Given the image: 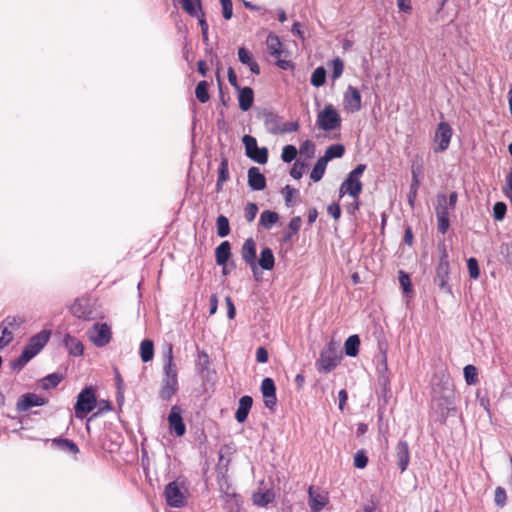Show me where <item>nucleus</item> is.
<instances>
[{
    "label": "nucleus",
    "mask_w": 512,
    "mask_h": 512,
    "mask_svg": "<svg viewBox=\"0 0 512 512\" xmlns=\"http://www.w3.org/2000/svg\"><path fill=\"white\" fill-rule=\"evenodd\" d=\"M163 377L159 389V398L162 401H170L177 393L178 385V369L174 362L173 346L169 344L163 354Z\"/></svg>",
    "instance_id": "f257e3e1"
},
{
    "label": "nucleus",
    "mask_w": 512,
    "mask_h": 512,
    "mask_svg": "<svg viewBox=\"0 0 512 512\" xmlns=\"http://www.w3.org/2000/svg\"><path fill=\"white\" fill-rule=\"evenodd\" d=\"M366 169V165L359 164L352 171L349 172L347 178L343 181L340 186L339 194L340 197L349 195L352 198H358L362 191L361 177Z\"/></svg>",
    "instance_id": "f03ea898"
},
{
    "label": "nucleus",
    "mask_w": 512,
    "mask_h": 512,
    "mask_svg": "<svg viewBox=\"0 0 512 512\" xmlns=\"http://www.w3.org/2000/svg\"><path fill=\"white\" fill-rule=\"evenodd\" d=\"M187 487L182 480L168 483L164 490V497L170 507L182 508L187 502Z\"/></svg>",
    "instance_id": "7ed1b4c3"
},
{
    "label": "nucleus",
    "mask_w": 512,
    "mask_h": 512,
    "mask_svg": "<svg viewBox=\"0 0 512 512\" xmlns=\"http://www.w3.org/2000/svg\"><path fill=\"white\" fill-rule=\"evenodd\" d=\"M439 250V262L436 266V275L434 282L436 285L439 286V288L445 292H451V288L448 284L449 280V273H450V267H449V261H448V253L446 246L440 245L438 247Z\"/></svg>",
    "instance_id": "20e7f679"
},
{
    "label": "nucleus",
    "mask_w": 512,
    "mask_h": 512,
    "mask_svg": "<svg viewBox=\"0 0 512 512\" xmlns=\"http://www.w3.org/2000/svg\"><path fill=\"white\" fill-rule=\"evenodd\" d=\"M340 360L341 355L339 354L336 344L330 341L320 353V357L316 363L317 370L319 372L328 373L339 364Z\"/></svg>",
    "instance_id": "39448f33"
},
{
    "label": "nucleus",
    "mask_w": 512,
    "mask_h": 512,
    "mask_svg": "<svg viewBox=\"0 0 512 512\" xmlns=\"http://www.w3.org/2000/svg\"><path fill=\"white\" fill-rule=\"evenodd\" d=\"M96 406V396L92 387L84 388L77 397L75 404V416L79 419H83L89 412H91Z\"/></svg>",
    "instance_id": "423d86ee"
},
{
    "label": "nucleus",
    "mask_w": 512,
    "mask_h": 512,
    "mask_svg": "<svg viewBox=\"0 0 512 512\" xmlns=\"http://www.w3.org/2000/svg\"><path fill=\"white\" fill-rule=\"evenodd\" d=\"M316 123L321 130L331 131L340 127L341 117L332 104H327L318 113Z\"/></svg>",
    "instance_id": "0eeeda50"
},
{
    "label": "nucleus",
    "mask_w": 512,
    "mask_h": 512,
    "mask_svg": "<svg viewBox=\"0 0 512 512\" xmlns=\"http://www.w3.org/2000/svg\"><path fill=\"white\" fill-rule=\"evenodd\" d=\"M453 130L448 122L442 121L437 125L434 134L435 146L433 151L435 153L443 152L449 148Z\"/></svg>",
    "instance_id": "6e6552de"
},
{
    "label": "nucleus",
    "mask_w": 512,
    "mask_h": 512,
    "mask_svg": "<svg viewBox=\"0 0 512 512\" xmlns=\"http://www.w3.org/2000/svg\"><path fill=\"white\" fill-rule=\"evenodd\" d=\"M242 142L245 146L246 155L253 161L259 164H265L268 161V150L267 148H259L257 140L251 135H244Z\"/></svg>",
    "instance_id": "1a4fd4ad"
},
{
    "label": "nucleus",
    "mask_w": 512,
    "mask_h": 512,
    "mask_svg": "<svg viewBox=\"0 0 512 512\" xmlns=\"http://www.w3.org/2000/svg\"><path fill=\"white\" fill-rule=\"evenodd\" d=\"M88 338L96 347L106 346L111 338L112 332L108 324L95 323L87 332Z\"/></svg>",
    "instance_id": "9d476101"
},
{
    "label": "nucleus",
    "mask_w": 512,
    "mask_h": 512,
    "mask_svg": "<svg viewBox=\"0 0 512 512\" xmlns=\"http://www.w3.org/2000/svg\"><path fill=\"white\" fill-rule=\"evenodd\" d=\"M261 393L266 408L274 410L277 404L276 386L271 378H264L261 383Z\"/></svg>",
    "instance_id": "9b49d317"
},
{
    "label": "nucleus",
    "mask_w": 512,
    "mask_h": 512,
    "mask_svg": "<svg viewBox=\"0 0 512 512\" xmlns=\"http://www.w3.org/2000/svg\"><path fill=\"white\" fill-rule=\"evenodd\" d=\"M50 338V331L43 330L29 339L23 351H27L34 358L47 344Z\"/></svg>",
    "instance_id": "f8f14e48"
},
{
    "label": "nucleus",
    "mask_w": 512,
    "mask_h": 512,
    "mask_svg": "<svg viewBox=\"0 0 512 512\" xmlns=\"http://www.w3.org/2000/svg\"><path fill=\"white\" fill-rule=\"evenodd\" d=\"M241 256L247 265L250 266L254 275L257 273L256 243L253 238H248L242 245Z\"/></svg>",
    "instance_id": "ddd939ff"
},
{
    "label": "nucleus",
    "mask_w": 512,
    "mask_h": 512,
    "mask_svg": "<svg viewBox=\"0 0 512 512\" xmlns=\"http://www.w3.org/2000/svg\"><path fill=\"white\" fill-rule=\"evenodd\" d=\"M343 103L346 110L351 113L361 109V94L357 88L348 86L343 96Z\"/></svg>",
    "instance_id": "4468645a"
},
{
    "label": "nucleus",
    "mask_w": 512,
    "mask_h": 512,
    "mask_svg": "<svg viewBox=\"0 0 512 512\" xmlns=\"http://www.w3.org/2000/svg\"><path fill=\"white\" fill-rule=\"evenodd\" d=\"M169 428L177 436H183L186 432L185 424L182 420L181 409L178 406H173L168 416Z\"/></svg>",
    "instance_id": "2eb2a0df"
},
{
    "label": "nucleus",
    "mask_w": 512,
    "mask_h": 512,
    "mask_svg": "<svg viewBox=\"0 0 512 512\" xmlns=\"http://www.w3.org/2000/svg\"><path fill=\"white\" fill-rule=\"evenodd\" d=\"M46 403V400L35 393H27L20 397L17 402L18 411H27L32 407L42 406Z\"/></svg>",
    "instance_id": "dca6fc26"
},
{
    "label": "nucleus",
    "mask_w": 512,
    "mask_h": 512,
    "mask_svg": "<svg viewBox=\"0 0 512 512\" xmlns=\"http://www.w3.org/2000/svg\"><path fill=\"white\" fill-rule=\"evenodd\" d=\"M397 465L401 472H404L410 462V453L408 443L404 440H400L395 448Z\"/></svg>",
    "instance_id": "f3484780"
},
{
    "label": "nucleus",
    "mask_w": 512,
    "mask_h": 512,
    "mask_svg": "<svg viewBox=\"0 0 512 512\" xmlns=\"http://www.w3.org/2000/svg\"><path fill=\"white\" fill-rule=\"evenodd\" d=\"M308 494L309 506L313 512H320L328 503L327 495L315 490L314 487L309 488Z\"/></svg>",
    "instance_id": "a211bd4d"
},
{
    "label": "nucleus",
    "mask_w": 512,
    "mask_h": 512,
    "mask_svg": "<svg viewBox=\"0 0 512 512\" xmlns=\"http://www.w3.org/2000/svg\"><path fill=\"white\" fill-rule=\"evenodd\" d=\"M248 185L254 191H261L266 187V178L258 167H251L248 170Z\"/></svg>",
    "instance_id": "6ab92c4d"
},
{
    "label": "nucleus",
    "mask_w": 512,
    "mask_h": 512,
    "mask_svg": "<svg viewBox=\"0 0 512 512\" xmlns=\"http://www.w3.org/2000/svg\"><path fill=\"white\" fill-rule=\"evenodd\" d=\"M70 312L73 316L89 320L91 318L92 311L90 310L87 301L82 299H76L69 307Z\"/></svg>",
    "instance_id": "aec40b11"
},
{
    "label": "nucleus",
    "mask_w": 512,
    "mask_h": 512,
    "mask_svg": "<svg viewBox=\"0 0 512 512\" xmlns=\"http://www.w3.org/2000/svg\"><path fill=\"white\" fill-rule=\"evenodd\" d=\"M260 118L263 120L266 130L271 134H278L281 131L279 117L270 111H264Z\"/></svg>",
    "instance_id": "412c9836"
},
{
    "label": "nucleus",
    "mask_w": 512,
    "mask_h": 512,
    "mask_svg": "<svg viewBox=\"0 0 512 512\" xmlns=\"http://www.w3.org/2000/svg\"><path fill=\"white\" fill-rule=\"evenodd\" d=\"M238 91L239 108L242 111H248L254 101V92L250 87H240Z\"/></svg>",
    "instance_id": "4be33fe9"
},
{
    "label": "nucleus",
    "mask_w": 512,
    "mask_h": 512,
    "mask_svg": "<svg viewBox=\"0 0 512 512\" xmlns=\"http://www.w3.org/2000/svg\"><path fill=\"white\" fill-rule=\"evenodd\" d=\"M252 404L253 399L251 396L244 395L240 398L239 405L235 413V419L239 423H243L247 419Z\"/></svg>",
    "instance_id": "5701e85b"
},
{
    "label": "nucleus",
    "mask_w": 512,
    "mask_h": 512,
    "mask_svg": "<svg viewBox=\"0 0 512 512\" xmlns=\"http://www.w3.org/2000/svg\"><path fill=\"white\" fill-rule=\"evenodd\" d=\"M14 322H15L14 318L7 317L0 324V349L4 348L12 341L13 334L9 330V327L13 326Z\"/></svg>",
    "instance_id": "b1692460"
},
{
    "label": "nucleus",
    "mask_w": 512,
    "mask_h": 512,
    "mask_svg": "<svg viewBox=\"0 0 512 512\" xmlns=\"http://www.w3.org/2000/svg\"><path fill=\"white\" fill-rule=\"evenodd\" d=\"M238 58L242 64L249 67L253 74H260V67L258 63L253 59L251 53L246 48L240 47L238 49Z\"/></svg>",
    "instance_id": "393cba45"
},
{
    "label": "nucleus",
    "mask_w": 512,
    "mask_h": 512,
    "mask_svg": "<svg viewBox=\"0 0 512 512\" xmlns=\"http://www.w3.org/2000/svg\"><path fill=\"white\" fill-rule=\"evenodd\" d=\"M231 256V245L228 241H223L215 249V259L219 266H225Z\"/></svg>",
    "instance_id": "a878e982"
},
{
    "label": "nucleus",
    "mask_w": 512,
    "mask_h": 512,
    "mask_svg": "<svg viewBox=\"0 0 512 512\" xmlns=\"http://www.w3.org/2000/svg\"><path fill=\"white\" fill-rule=\"evenodd\" d=\"M63 343L71 355L80 356L83 354V344L76 337L67 334L64 337Z\"/></svg>",
    "instance_id": "bb28decb"
},
{
    "label": "nucleus",
    "mask_w": 512,
    "mask_h": 512,
    "mask_svg": "<svg viewBox=\"0 0 512 512\" xmlns=\"http://www.w3.org/2000/svg\"><path fill=\"white\" fill-rule=\"evenodd\" d=\"M376 360L379 379L384 385H386L389 382V378L386 376V373L388 372L386 351L381 350L377 355Z\"/></svg>",
    "instance_id": "cd10ccee"
},
{
    "label": "nucleus",
    "mask_w": 512,
    "mask_h": 512,
    "mask_svg": "<svg viewBox=\"0 0 512 512\" xmlns=\"http://www.w3.org/2000/svg\"><path fill=\"white\" fill-rule=\"evenodd\" d=\"M266 45L268 52L274 58H279L282 54V43L279 37L273 33H270L266 39Z\"/></svg>",
    "instance_id": "c85d7f7f"
},
{
    "label": "nucleus",
    "mask_w": 512,
    "mask_h": 512,
    "mask_svg": "<svg viewBox=\"0 0 512 512\" xmlns=\"http://www.w3.org/2000/svg\"><path fill=\"white\" fill-rule=\"evenodd\" d=\"M182 9L192 17L200 18L202 11L200 0H179Z\"/></svg>",
    "instance_id": "c756f323"
},
{
    "label": "nucleus",
    "mask_w": 512,
    "mask_h": 512,
    "mask_svg": "<svg viewBox=\"0 0 512 512\" xmlns=\"http://www.w3.org/2000/svg\"><path fill=\"white\" fill-rule=\"evenodd\" d=\"M275 264V258L270 248L266 247L261 250L260 259L257 264L264 270H272Z\"/></svg>",
    "instance_id": "7c9ffc66"
},
{
    "label": "nucleus",
    "mask_w": 512,
    "mask_h": 512,
    "mask_svg": "<svg viewBox=\"0 0 512 512\" xmlns=\"http://www.w3.org/2000/svg\"><path fill=\"white\" fill-rule=\"evenodd\" d=\"M360 338L357 334L349 336L344 344L345 353L347 356L355 357L359 353Z\"/></svg>",
    "instance_id": "2f4dec72"
},
{
    "label": "nucleus",
    "mask_w": 512,
    "mask_h": 512,
    "mask_svg": "<svg viewBox=\"0 0 512 512\" xmlns=\"http://www.w3.org/2000/svg\"><path fill=\"white\" fill-rule=\"evenodd\" d=\"M278 220V213L271 210H265L260 215L259 225L264 227L265 229H270L272 228L273 225H275L278 222Z\"/></svg>",
    "instance_id": "473e14b6"
},
{
    "label": "nucleus",
    "mask_w": 512,
    "mask_h": 512,
    "mask_svg": "<svg viewBox=\"0 0 512 512\" xmlns=\"http://www.w3.org/2000/svg\"><path fill=\"white\" fill-rule=\"evenodd\" d=\"M229 179V167H228V159L222 157L220 165L218 167V178H217V190L222 189V185Z\"/></svg>",
    "instance_id": "72a5a7b5"
},
{
    "label": "nucleus",
    "mask_w": 512,
    "mask_h": 512,
    "mask_svg": "<svg viewBox=\"0 0 512 512\" xmlns=\"http://www.w3.org/2000/svg\"><path fill=\"white\" fill-rule=\"evenodd\" d=\"M140 356L143 362H149L154 356V344L150 339H144L140 344Z\"/></svg>",
    "instance_id": "f704fd0d"
},
{
    "label": "nucleus",
    "mask_w": 512,
    "mask_h": 512,
    "mask_svg": "<svg viewBox=\"0 0 512 512\" xmlns=\"http://www.w3.org/2000/svg\"><path fill=\"white\" fill-rule=\"evenodd\" d=\"M274 499V493L271 490L265 492H256L252 496L253 503L257 506L264 507L271 503Z\"/></svg>",
    "instance_id": "c9c22d12"
},
{
    "label": "nucleus",
    "mask_w": 512,
    "mask_h": 512,
    "mask_svg": "<svg viewBox=\"0 0 512 512\" xmlns=\"http://www.w3.org/2000/svg\"><path fill=\"white\" fill-rule=\"evenodd\" d=\"M52 444L58 449L71 454H77L79 452L78 446L69 439H54Z\"/></svg>",
    "instance_id": "e433bc0d"
},
{
    "label": "nucleus",
    "mask_w": 512,
    "mask_h": 512,
    "mask_svg": "<svg viewBox=\"0 0 512 512\" xmlns=\"http://www.w3.org/2000/svg\"><path fill=\"white\" fill-rule=\"evenodd\" d=\"M327 164L328 162L325 161L322 157L317 160L310 173V178L312 181L318 182L323 178Z\"/></svg>",
    "instance_id": "4c0bfd02"
},
{
    "label": "nucleus",
    "mask_w": 512,
    "mask_h": 512,
    "mask_svg": "<svg viewBox=\"0 0 512 512\" xmlns=\"http://www.w3.org/2000/svg\"><path fill=\"white\" fill-rule=\"evenodd\" d=\"M345 152V148L342 144H333L327 147L324 156L322 158L329 162L330 160L334 158H340L343 156Z\"/></svg>",
    "instance_id": "58836bf2"
},
{
    "label": "nucleus",
    "mask_w": 512,
    "mask_h": 512,
    "mask_svg": "<svg viewBox=\"0 0 512 512\" xmlns=\"http://www.w3.org/2000/svg\"><path fill=\"white\" fill-rule=\"evenodd\" d=\"M216 228L219 237H226L230 233L228 218L224 215H219L216 219Z\"/></svg>",
    "instance_id": "ea45409f"
},
{
    "label": "nucleus",
    "mask_w": 512,
    "mask_h": 512,
    "mask_svg": "<svg viewBox=\"0 0 512 512\" xmlns=\"http://www.w3.org/2000/svg\"><path fill=\"white\" fill-rule=\"evenodd\" d=\"M325 80H326L325 68L322 66L317 67L311 75V78H310L311 84L315 87H320V86L324 85Z\"/></svg>",
    "instance_id": "a19ab883"
},
{
    "label": "nucleus",
    "mask_w": 512,
    "mask_h": 512,
    "mask_svg": "<svg viewBox=\"0 0 512 512\" xmlns=\"http://www.w3.org/2000/svg\"><path fill=\"white\" fill-rule=\"evenodd\" d=\"M464 378L468 385H475L478 382L477 369L473 365H466L463 369Z\"/></svg>",
    "instance_id": "79ce46f5"
},
{
    "label": "nucleus",
    "mask_w": 512,
    "mask_h": 512,
    "mask_svg": "<svg viewBox=\"0 0 512 512\" xmlns=\"http://www.w3.org/2000/svg\"><path fill=\"white\" fill-rule=\"evenodd\" d=\"M450 207L447 205V198L445 195L438 196V206L436 208V216L437 218H449V209Z\"/></svg>",
    "instance_id": "37998d69"
},
{
    "label": "nucleus",
    "mask_w": 512,
    "mask_h": 512,
    "mask_svg": "<svg viewBox=\"0 0 512 512\" xmlns=\"http://www.w3.org/2000/svg\"><path fill=\"white\" fill-rule=\"evenodd\" d=\"M196 98L201 103H206L209 100L208 83L206 81H200L195 89Z\"/></svg>",
    "instance_id": "c03bdc74"
},
{
    "label": "nucleus",
    "mask_w": 512,
    "mask_h": 512,
    "mask_svg": "<svg viewBox=\"0 0 512 512\" xmlns=\"http://www.w3.org/2000/svg\"><path fill=\"white\" fill-rule=\"evenodd\" d=\"M419 186H420V181H419L415 171L413 170L412 171V182H411L410 191L408 194V202L411 207L414 206V202H415V199L417 196V191H418Z\"/></svg>",
    "instance_id": "a18cd8bd"
},
{
    "label": "nucleus",
    "mask_w": 512,
    "mask_h": 512,
    "mask_svg": "<svg viewBox=\"0 0 512 512\" xmlns=\"http://www.w3.org/2000/svg\"><path fill=\"white\" fill-rule=\"evenodd\" d=\"M329 66L332 68V79L333 80H337L338 78H340L343 74V71H344V63L343 61L339 58V57H336L335 59H333Z\"/></svg>",
    "instance_id": "49530a36"
},
{
    "label": "nucleus",
    "mask_w": 512,
    "mask_h": 512,
    "mask_svg": "<svg viewBox=\"0 0 512 512\" xmlns=\"http://www.w3.org/2000/svg\"><path fill=\"white\" fill-rule=\"evenodd\" d=\"M210 365L209 356L205 351H199L196 359V368L200 372H204Z\"/></svg>",
    "instance_id": "de8ad7c7"
},
{
    "label": "nucleus",
    "mask_w": 512,
    "mask_h": 512,
    "mask_svg": "<svg viewBox=\"0 0 512 512\" xmlns=\"http://www.w3.org/2000/svg\"><path fill=\"white\" fill-rule=\"evenodd\" d=\"M61 382V376L57 373L47 375L42 379V386L44 389L56 387Z\"/></svg>",
    "instance_id": "09e8293b"
},
{
    "label": "nucleus",
    "mask_w": 512,
    "mask_h": 512,
    "mask_svg": "<svg viewBox=\"0 0 512 512\" xmlns=\"http://www.w3.org/2000/svg\"><path fill=\"white\" fill-rule=\"evenodd\" d=\"M297 153H298V151L295 146L286 145L282 149L281 159L286 163H290L291 161H293L296 158Z\"/></svg>",
    "instance_id": "8fccbe9b"
},
{
    "label": "nucleus",
    "mask_w": 512,
    "mask_h": 512,
    "mask_svg": "<svg viewBox=\"0 0 512 512\" xmlns=\"http://www.w3.org/2000/svg\"><path fill=\"white\" fill-rule=\"evenodd\" d=\"M32 355L27 351H22L21 355L12 362V368L14 370H21L30 360Z\"/></svg>",
    "instance_id": "3c124183"
},
{
    "label": "nucleus",
    "mask_w": 512,
    "mask_h": 512,
    "mask_svg": "<svg viewBox=\"0 0 512 512\" xmlns=\"http://www.w3.org/2000/svg\"><path fill=\"white\" fill-rule=\"evenodd\" d=\"M507 495L503 487L498 486L495 489L494 502L499 508H503L506 505Z\"/></svg>",
    "instance_id": "603ef678"
},
{
    "label": "nucleus",
    "mask_w": 512,
    "mask_h": 512,
    "mask_svg": "<svg viewBox=\"0 0 512 512\" xmlns=\"http://www.w3.org/2000/svg\"><path fill=\"white\" fill-rule=\"evenodd\" d=\"M354 466L358 469H363L368 464V457L364 450H359L354 455Z\"/></svg>",
    "instance_id": "864d4df0"
},
{
    "label": "nucleus",
    "mask_w": 512,
    "mask_h": 512,
    "mask_svg": "<svg viewBox=\"0 0 512 512\" xmlns=\"http://www.w3.org/2000/svg\"><path fill=\"white\" fill-rule=\"evenodd\" d=\"M467 268H468V271H469V276L472 278V279H478L479 278V275H480V271H479V265H478V261L476 258H469L467 260Z\"/></svg>",
    "instance_id": "5fc2aeb1"
},
{
    "label": "nucleus",
    "mask_w": 512,
    "mask_h": 512,
    "mask_svg": "<svg viewBox=\"0 0 512 512\" xmlns=\"http://www.w3.org/2000/svg\"><path fill=\"white\" fill-rule=\"evenodd\" d=\"M300 153L307 158H312L315 154V144L311 140H306L300 146Z\"/></svg>",
    "instance_id": "6e6d98bb"
},
{
    "label": "nucleus",
    "mask_w": 512,
    "mask_h": 512,
    "mask_svg": "<svg viewBox=\"0 0 512 512\" xmlns=\"http://www.w3.org/2000/svg\"><path fill=\"white\" fill-rule=\"evenodd\" d=\"M507 207L506 204L503 202H497L494 204L493 207V217L497 221H501L506 214Z\"/></svg>",
    "instance_id": "4d7b16f0"
},
{
    "label": "nucleus",
    "mask_w": 512,
    "mask_h": 512,
    "mask_svg": "<svg viewBox=\"0 0 512 512\" xmlns=\"http://www.w3.org/2000/svg\"><path fill=\"white\" fill-rule=\"evenodd\" d=\"M222 6V14L226 20L231 19L233 15V4L231 0H220Z\"/></svg>",
    "instance_id": "13d9d810"
},
{
    "label": "nucleus",
    "mask_w": 512,
    "mask_h": 512,
    "mask_svg": "<svg viewBox=\"0 0 512 512\" xmlns=\"http://www.w3.org/2000/svg\"><path fill=\"white\" fill-rule=\"evenodd\" d=\"M258 213V206L255 203H248L245 207V218L252 222Z\"/></svg>",
    "instance_id": "bf43d9fd"
},
{
    "label": "nucleus",
    "mask_w": 512,
    "mask_h": 512,
    "mask_svg": "<svg viewBox=\"0 0 512 512\" xmlns=\"http://www.w3.org/2000/svg\"><path fill=\"white\" fill-rule=\"evenodd\" d=\"M503 193L512 202V170L507 174Z\"/></svg>",
    "instance_id": "052dcab7"
},
{
    "label": "nucleus",
    "mask_w": 512,
    "mask_h": 512,
    "mask_svg": "<svg viewBox=\"0 0 512 512\" xmlns=\"http://www.w3.org/2000/svg\"><path fill=\"white\" fill-rule=\"evenodd\" d=\"M399 283L404 292L408 293L410 291V286H411L410 278H409L408 274H406L403 271H399Z\"/></svg>",
    "instance_id": "680f3d73"
},
{
    "label": "nucleus",
    "mask_w": 512,
    "mask_h": 512,
    "mask_svg": "<svg viewBox=\"0 0 512 512\" xmlns=\"http://www.w3.org/2000/svg\"><path fill=\"white\" fill-rule=\"evenodd\" d=\"M199 21V25L201 27V34L203 38V42H208V23L206 22L204 18V13H201L200 18H197Z\"/></svg>",
    "instance_id": "e2e57ef3"
},
{
    "label": "nucleus",
    "mask_w": 512,
    "mask_h": 512,
    "mask_svg": "<svg viewBox=\"0 0 512 512\" xmlns=\"http://www.w3.org/2000/svg\"><path fill=\"white\" fill-rule=\"evenodd\" d=\"M302 219L300 216L293 217L288 223V229L292 231V234H297L301 228Z\"/></svg>",
    "instance_id": "0e129e2a"
},
{
    "label": "nucleus",
    "mask_w": 512,
    "mask_h": 512,
    "mask_svg": "<svg viewBox=\"0 0 512 512\" xmlns=\"http://www.w3.org/2000/svg\"><path fill=\"white\" fill-rule=\"evenodd\" d=\"M285 194V204L287 206L292 205V197L298 193V191L295 188L290 187L289 185L285 186L283 190Z\"/></svg>",
    "instance_id": "69168bd1"
},
{
    "label": "nucleus",
    "mask_w": 512,
    "mask_h": 512,
    "mask_svg": "<svg viewBox=\"0 0 512 512\" xmlns=\"http://www.w3.org/2000/svg\"><path fill=\"white\" fill-rule=\"evenodd\" d=\"M304 173V165L296 162L291 168L290 175L294 179H300Z\"/></svg>",
    "instance_id": "338daca9"
},
{
    "label": "nucleus",
    "mask_w": 512,
    "mask_h": 512,
    "mask_svg": "<svg viewBox=\"0 0 512 512\" xmlns=\"http://www.w3.org/2000/svg\"><path fill=\"white\" fill-rule=\"evenodd\" d=\"M299 127L300 126H299V123L297 121L287 122V123L281 125L280 133L296 132L299 129Z\"/></svg>",
    "instance_id": "774afa93"
}]
</instances>
